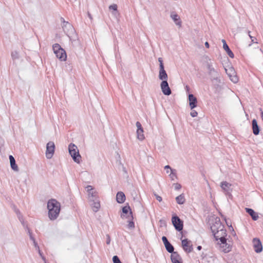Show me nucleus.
Returning a JSON list of instances; mask_svg holds the SVG:
<instances>
[{"label":"nucleus","instance_id":"5701e85b","mask_svg":"<svg viewBox=\"0 0 263 263\" xmlns=\"http://www.w3.org/2000/svg\"><path fill=\"white\" fill-rule=\"evenodd\" d=\"M176 201L179 204H182L185 201V197L183 194H181L180 195L176 197Z\"/></svg>","mask_w":263,"mask_h":263},{"label":"nucleus","instance_id":"f03ea898","mask_svg":"<svg viewBox=\"0 0 263 263\" xmlns=\"http://www.w3.org/2000/svg\"><path fill=\"white\" fill-rule=\"evenodd\" d=\"M211 231L217 241L220 242L226 239L227 236V231L224 229V226L221 222H216L211 227Z\"/></svg>","mask_w":263,"mask_h":263},{"label":"nucleus","instance_id":"5fc2aeb1","mask_svg":"<svg viewBox=\"0 0 263 263\" xmlns=\"http://www.w3.org/2000/svg\"><path fill=\"white\" fill-rule=\"evenodd\" d=\"M38 251V252H39V254H40V256L42 257V256H43V253L41 251L40 249H39V250H37Z\"/></svg>","mask_w":263,"mask_h":263},{"label":"nucleus","instance_id":"1a4fd4ad","mask_svg":"<svg viewBox=\"0 0 263 263\" xmlns=\"http://www.w3.org/2000/svg\"><path fill=\"white\" fill-rule=\"evenodd\" d=\"M160 87L162 92L164 95L169 96L171 94L172 91L167 81L164 80V81H162L160 84Z\"/></svg>","mask_w":263,"mask_h":263},{"label":"nucleus","instance_id":"473e14b6","mask_svg":"<svg viewBox=\"0 0 263 263\" xmlns=\"http://www.w3.org/2000/svg\"><path fill=\"white\" fill-rule=\"evenodd\" d=\"M170 177L172 180H174L175 178H177L176 170H171V173L170 175Z\"/></svg>","mask_w":263,"mask_h":263},{"label":"nucleus","instance_id":"9d476101","mask_svg":"<svg viewBox=\"0 0 263 263\" xmlns=\"http://www.w3.org/2000/svg\"><path fill=\"white\" fill-rule=\"evenodd\" d=\"M225 70L227 74L229 76L231 81L236 83L238 81V77L235 74V71L233 68L231 67L229 70L225 68Z\"/></svg>","mask_w":263,"mask_h":263},{"label":"nucleus","instance_id":"6e6552de","mask_svg":"<svg viewBox=\"0 0 263 263\" xmlns=\"http://www.w3.org/2000/svg\"><path fill=\"white\" fill-rule=\"evenodd\" d=\"M219 245L220 249L224 253H228L231 250L232 246L230 243L227 242V239L218 242Z\"/></svg>","mask_w":263,"mask_h":263},{"label":"nucleus","instance_id":"f257e3e1","mask_svg":"<svg viewBox=\"0 0 263 263\" xmlns=\"http://www.w3.org/2000/svg\"><path fill=\"white\" fill-rule=\"evenodd\" d=\"M47 208L48 210V216L50 220L56 219L61 210V204L57 200L51 199L48 201Z\"/></svg>","mask_w":263,"mask_h":263},{"label":"nucleus","instance_id":"dca6fc26","mask_svg":"<svg viewBox=\"0 0 263 263\" xmlns=\"http://www.w3.org/2000/svg\"><path fill=\"white\" fill-rule=\"evenodd\" d=\"M91 202V205L92 206V210L95 212H97L99 208H100V204L99 200L97 198L95 199H91V201H90Z\"/></svg>","mask_w":263,"mask_h":263},{"label":"nucleus","instance_id":"ddd939ff","mask_svg":"<svg viewBox=\"0 0 263 263\" xmlns=\"http://www.w3.org/2000/svg\"><path fill=\"white\" fill-rule=\"evenodd\" d=\"M189 105L191 109H193L197 105V98L192 93L189 95Z\"/></svg>","mask_w":263,"mask_h":263},{"label":"nucleus","instance_id":"4be33fe9","mask_svg":"<svg viewBox=\"0 0 263 263\" xmlns=\"http://www.w3.org/2000/svg\"><path fill=\"white\" fill-rule=\"evenodd\" d=\"M9 160L11 168L14 171H18V168L17 164L15 163V159L12 155L9 156Z\"/></svg>","mask_w":263,"mask_h":263},{"label":"nucleus","instance_id":"4d7b16f0","mask_svg":"<svg viewBox=\"0 0 263 263\" xmlns=\"http://www.w3.org/2000/svg\"><path fill=\"white\" fill-rule=\"evenodd\" d=\"M205 46H206V47L207 48H209V44L208 42H206L205 43Z\"/></svg>","mask_w":263,"mask_h":263},{"label":"nucleus","instance_id":"72a5a7b5","mask_svg":"<svg viewBox=\"0 0 263 263\" xmlns=\"http://www.w3.org/2000/svg\"><path fill=\"white\" fill-rule=\"evenodd\" d=\"M112 261L114 263H122L119 257L117 255L114 256L112 257Z\"/></svg>","mask_w":263,"mask_h":263},{"label":"nucleus","instance_id":"9b49d317","mask_svg":"<svg viewBox=\"0 0 263 263\" xmlns=\"http://www.w3.org/2000/svg\"><path fill=\"white\" fill-rule=\"evenodd\" d=\"M253 243L254 251L257 253L261 252L262 250V246L260 240L255 238L253 240Z\"/></svg>","mask_w":263,"mask_h":263},{"label":"nucleus","instance_id":"052dcab7","mask_svg":"<svg viewBox=\"0 0 263 263\" xmlns=\"http://www.w3.org/2000/svg\"><path fill=\"white\" fill-rule=\"evenodd\" d=\"M174 16V17H176V16H178L177 14H173V13H172L171 14V16Z\"/></svg>","mask_w":263,"mask_h":263},{"label":"nucleus","instance_id":"393cba45","mask_svg":"<svg viewBox=\"0 0 263 263\" xmlns=\"http://www.w3.org/2000/svg\"><path fill=\"white\" fill-rule=\"evenodd\" d=\"M214 85L219 86L221 83L220 74L211 80Z\"/></svg>","mask_w":263,"mask_h":263},{"label":"nucleus","instance_id":"09e8293b","mask_svg":"<svg viewBox=\"0 0 263 263\" xmlns=\"http://www.w3.org/2000/svg\"><path fill=\"white\" fill-rule=\"evenodd\" d=\"M26 228L27 229L28 234H29V236L31 235H32V233L31 230L27 227H26Z\"/></svg>","mask_w":263,"mask_h":263},{"label":"nucleus","instance_id":"de8ad7c7","mask_svg":"<svg viewBox=\"0 0 263 263\" xmlns=\"http://www.w3.org/2000/svg\"><path fill=\"white\" fill-rule=\"evenodd\" d=\"M33 242L34 246L36 248V249H37V250H39L40 248H39V246L37 245V242H36V241L35 240Z\"/></svg>","mask_w":263,"mask_h":263},{"label":"nucleus","instance_id":"603ef678","mask_svg":"<svg viewBox=\"0 0 263 263\" xmlns=\"http://www.w3.org/2000/svg\"><path fill=\"white\" fill-rule=\"evenodd\" d=\"M164 168H165V170L170 169V170H171H171H172L169 165H166V166H165Z\"/></svg>","mask_w":263,"mask_h":263},{"label":"nucleus","instance_id":"4c0bfd02","mask_svg":"<svg viewBox=\"0 0 263 263\" xmlns=\"http://www.w3.org/2000/svg\"><path fill=\"white\" fill-rule=\"evenodd\" d=\"M136 125L137 127V130H139V131H141V129H143L141 123L139 121L136 122Z\"/></svg>","mask_w":263,"mask_h":263},{"label":"nucleus","instance_id":"f704fd0d","mask_svg":"<svg viewBox=\"0 0 263 263\" xmlns=\"http://www.w3.org/2000/svg\"><path fill=\"white\" fill-rule=\"evenodd\" d=\"M129 210H130L129 206H125L122 208V212L124 214H127Z\"/></svg>","mask_w":263,"mask_h":263},{"label":"nucleus","instance_id":"6ab92c4d","mask_svg":"<svg viewBox=\"0 0 263 263\" xmlns=\"http://www.w3.org/2000/svg\"><path fill=\"white\" fill-rule=\"evenodd\" d=\"M253 133L255 135H258L260 132L259 127L257 124L256 119H253L252 121Z\"/></svg>","mask_w":263,"mask_h":263},{"label":"nucleus","instance_id":"20e7f679","mask_svg":"<svg viewBox=\"0 0 263 263\" xmlns=\"http://www.w3.org/2000/svg\"><path fill=\"white\" fill-rule=\"evenodd\" d=\"M52 49L56 57L59 60L62 61H64L66 60L67 55L66 52L59 44H53Z\"/></svg>","mask_w":263,"mask_h":263},{"label":"nucleus","instance_id":"7ed1b4c3","mask_svg":"<svg viewBox=\"0 0 263 263\" xmlns=\"http://www.w3.org/2000/svg\"><path fill=\"white\" fill-rule=\"evenodd\" d=\"M68 151L73 161L77 163H80L81 156L77 146L74 144L70 143L68 146Z\"/></svg>","mask_w":263,"mask_h":263},{"label":"nucleus","instance_id":"6e6d98bb","mask_svg":"<svg viewBox=\"0 0 263 263\" xmlns=\"http://www.w3.org/2000/svg\"><path fill=\"white\" fill-rule=\"evenodd\" d=\"M41 257H42V259L43 260V261H44L45 263H47L46 262V258H45V257L44 256H42Z\"/></svg>","mask_w":263,"mask_h":263},{"label":"nucleus","instance_id":"8fccbe9b","mask_svg":"<svg viewBox=\"0 0 263 263\" xmlns=\"http://www.w3.org/2000/svg\"><path fill=\"white\" fill-rule=\"evenodd\" d=\"M251 42L252 43H257L255 41L256 40L255 37L251 36Z\"/></svg>","mask_w":263,"mask_h":263},{"label":"nucleus","instance_id":"a878e982","mask_svg":"<svg viewBox=\"0 0 263 263\" xmlns=\"http://www.w3.org/2000/svg\"><path fill=\"white\" fill-rule=\"evenodd\" d=\"M166 251L170 253L174 252V248L173 245L170 242L167 245L165 246Z\"/></svg>","mask_w":263,"mask_h":263},{"label":"nucleus","instance_id":"a19ab883","mask_svg":"<svg viewBox=\"0 0 263 263\" xmlns=\"http://www.w3.org/2000/svg\"><path fill=\"white\" fill-rule=\"evenodd\" d=\"M190 115L192 117H195L197 116L198 113L196 110L192 109Z\"/></svg>","mask_w":263,"mask_h":263},{"label":"nucleus","instance_id":"bb28decb","mask_svg":"<svg viewBox=\"0 0 263 263\" xmlns=\"http://www.w3.org/2000/svg\"><path fill=\"white\" fill-rule=\"evenodd\" d=\"M171 258L172 262H174V260H180V257L177 252H174V253H172Z\"/></svg>","mask_w":263,"mask_h":263},{"label":"nucleus","instance_id":"e2e57ef3","mask_svg":"<svg viewBox=\"0 0 263 263\" xmlns=\"http://www.w3.org/2000/svg\"><path fill=\"white\" fill-rule=\"evenodd\" d=\"M123 171L125 173H127V171L126 170V168L123 166Z\"/></svg>","mask_w":263,"mask_h":263},{"label":"nucleus","instance_id":"ea45409f","mask_svg":"<svg viewBox=\"0 0 263 263\" xmlns=\"http://www.w3.org/2000/svg\"><path fill=\"white\" fill-rule=\"evenodd\" d=\"M173 185L174 186L175 190H178L181 187V184L178 183H174Z\"/></svg>","mask_w":263,"mask_h":263},{"label":"nucleus","instance_id":"cd10ccee","mask_svg":"<svg viewBox=\"0 0 263 263\" xmlns=\"http://www.w3.org/2000/svg\"><path fill=\"white\" fill-rule=\"evenodd\" d=\"M117 5L116 4H113L109 7V9L110 10H113L114 12L112 14L114 15H117L118 14V10H117Z\"/></svg>","mask_w":263,"mask_h":263},{"label":"nucleus","instance_id":"338daca9","mask_svg":"<svg viewBox=\"0 0 263 263\" xmlns=\"http://www.w3.org/2000/svg\"><path fill=\"white\" fill-rule=\"evenodd\" d=\"M169 173V170H166V173Z\"/></svg>","mask_w":263,"mask_h":263},{"label":"nucleus","instance_id":"680f3d73","mask_svg":"<svg viewBox=\"0 0 263 263\" xmlns=\"http://www.w3.org/2000/svg\"><path fill=\"white\" fill-rule=\"evenodd\" d=\"M185 89L186 90V91H189V89H190V88L188 86H185Z\"/></svg>","mask_w":263,"mask_h":263},{"label":"nucleus","instance_id":"c9c22d12","mask_svg":"<svg viewBox=\"0 0 263 263\" xmlns=\"http://www.w3.org/2000/svg\"><path fill=\"white\" fill-rule=\"evenodd\" d=\"M158 61L159 62V69L164 68L162 59L161 58H159Z\"/></svg>","mask_w":263,"mask_h":263},{"label":"nucleus","instance_id":"412c9836","mask_svg":"<svg viewBox=\"0 0 263 263\" xmlns=\"http://www.w3.org/2000/svg\"><path fill=\"white\" fill-rule=\"evenodd\" d=\"M246 211L247 213H248L252 217V219L253 220H256L258 218V216L256 213L255 212V211L250 208H246Z\"/></svg>","mask_w":263,"mask_h":263},{"label":"nucleus","instance_id":"e433bc0d","mask_svg":"<svg viewBox=\"0 0 263 263\" xmlns=\"http://www.w3.org/2000/svg\"><path fill=\"white\" fill-rule=\"evenodd\" d=\"M162 240L164 243V246L170 243V242L167 240V238L165 236H162Z\"/></svg>","mask_w":263,"mask_h":263},{"label":"nucleus","instance_id":"37998d69","mask_svg":"<svg viewBox=\"0 0 263 263\" xmlns=\"http://www.w3.org/2000/svg\"><path fill=\"white\" fill-rule=\"evenodd\" d=\"M14 211L16 213V214H17V217L18 218H19V217H22L23 216L21 215V212L20 211H19L18 209H16V208H15L14 209Z\"/></svg>","mask_w":263,"mask_h":263},{"label":"nucleus","instance_id":"a211bd4d","mask_svg":"<svg viewBox=\"0 0 263 263\" xmlns=\"http://www.w3.org/2000/svg\"><path fill=\"white\" fill-rule=\"evenodd\" d=\"M222 42L223 43V48L224 49V50L227 52L228 55L230 58H233L234 57V54L229 47L228 45L226 43V41L224 40H222Z\"/></svg>","mask_w":263,"mask_h":263},{"label":"nucleus","instance_id":"7c9ffc66","mask_svg":"<svg viewBox=\"0 0 263 263\" xmlns=\"http://www.w3.org/2000/svg\"><path fill=\"white\" fill-rule=\"evenodd\" d=\"M11 55L13 60L18 59L20 58L19 53L16 51H12L11 52Z\"/></svg>","mask_w":263,"mask_h":263},{"label":"nucleus","instance_id":"bf43d9fd","mask_svg":"<svg viewBox=\"0 0 263 263\" xmlns=\"http://www.w3.org/2000/svg\"><path fill=\"white\" fill-rule=\"evenodd\" d=\"M260 116H261V118L263 121V111H261Z\"/></svg>","mask_w":263,"mask_h":263},{"label":"nucleus","instance_id":"39448f33","mask_svg":"<svg viewBox=\"0 0 263 263\" xmlns=\"http://www.w3.org/2000/svg\"><path fill=\"white\" fill-rule=\"evenodd\" d=\"M61 22L62 23V28L66 34L68 35L74 33V28L68 21H65L63 17H61Z\"/></svg>","mask_w":263,"mask_h":263},{"label":"nucleus","instance_id":"3c124183","mask_svg":"<svg viewBox=\"0 0 263 263\" xmlns=\"http://www.w3.org/2000/svg\"><path fill=\"white\" fill-rule=\"evenodd\" d=\"M30 239L33 242L35 240V238L33 237V235H31L29 236Z\"/></svg>","mask_w":263,"mask_h":263},{"label":"nucleus","instance_id":"b1692460","mask_svg":"<svg viewBox=\"0 0 263 263\" xmlns=\"http://www.w3.org/2000/svg\"><path fill=\"white\" fill-rule=\"evenodd\" d=\"M206 66L208 70V73L212 72L216 70V69H215L214 67H213V62H212V61L210 59H209L206 62Z\"/></svg>","mask_w":263,"mask_h":263},{"label":"nucleus","instance_id":"864d4df0","mask_svg":"<svg viewBox=\"0 0 263 263\" xmlns=\"http://www.w3.org/2000/svg\"><path fill=\"white\" fill-rule=\"evenodd\" d=\"M173 263H181V262L180 261V260H174V262H172Z\"/></svg>","mask_w":263,"mask_h":263},{"label":"nucleus","instance_id":"79ce46f5","mask_svg":"<svg viewBox=\"0 0 263 263\" xmlns=\"http://www.w3.org/2000/svg\"><path fill=\"white\" fill-rule=\"evenodd\" d=\"M14 211L16 213V214H17V217L18 218H19V217H22L23 216L21 215V212L20 211H19L18 209H16V208H15L14 209Z\"/></svg>","mask_w":263,"mask_h":263},{"label":"nucleus","instance_id":"423d86ee","mask_svg":"<svg viewBox=\"0 0 263 263\" xmlns=\"http://www.w3.org/2000/svg\"><path fill=\"white\" fill-rule=\"evenodd\" d=\"M55 150V145L53 142L49 141L46 145V157L47 159H51Z\"/></svg>","mask_w":263,"mask_h":263},{"label":"nucleus","instance_id":"a18cd8bd","mask_svg":"<svg viewBox=\"0 0 263 263\" xmlns=\"http://www.w3.org/2000/svg\"><path fill=\"white\" fill-rule=\"evenodd\" d=\"M154 195H155V197H156V199H157V200L158 201H159V202H161L162 201V197L161 196H159V195H157L156 194H155Z\"/></svg>","mask_w":263,"mask_h":263},{"label":"nucleus","instance_id":"aec40b11","mask_svg":"<svg viewBox=\"0 0 263 263\" xmlns=\"http://www.w3.org/2000/svg\"><path fill=\"white\" fill-rule=\"evenodd\" d=\"M125 200V194L122 192H118L116 195V200L117 202L122 203L124 202Z\"/></svg>","mask_w":263,"mask_h":263},{"label":"nucleus","instance_id":"c756f323","mask_svg":"<svg viewBox=\"0 0 263 263\" xmlns=\"http://www.w3.org/2000/svg\"><path fill=\"white\" fill-rule=\"evenodd\" d=\"M137 138L142 141L144 139V136L143 134V129H141V131H139V130H137Z\"/></svg>","mask_w":263,"mask_h":263},{"label":"nucleus","instance_id":"0e129e2a","mask_svg":"<svg viewBox=\"0 0 263 263\" xmlns=\"http://www.w3.org/2000/svg\"><path fill=\"white\" fill-rule=\"evenodd\" d=\"M248 34H249V37L251 38V36H251V35L250 34V31H248Z\"/></svg>","mask_w":263,"mask_h":263},{"label":"nucleus","instance_id":"49530a36","mask_svg":"<svg viewBox=\"0 0 263 263\" xmlns=\"http://www.w3.org/2000/svg\"><path fill=\"white\" fill-rule=\"evenodd\" d=\"M18 219L20 221V222L22 223V224L23 225V226L25 227V221H24L23 216L19 217Z\"/></svg>","mask_w":263,"mask_h":263},{"label":"nucleus","instance_id":"f3484780","mask_svg":"<svg viewBox=\"0 0 263 263\" xmlns=\"http://www.w3.org/2000/svg\"><path fill=\"white\" fill-rule=\"evenodd\" d=\"M158 77L160 80H162V81H164V80L167 81L168 76L164 69V68L159 69Z\"/></svg>","mask_w":263,"mask_h":263},{"label":"nucleus","instance_id":"c03bdc74","mask_svg":"<svg viewBox=\"0 0 263 263\" xmlns=\"http://www.w3.org/2000/svg\"><path fill=\"white\" fill-rule=\"evenodd\" d=\"M110 242V238L109 235H106V243L109 245Z\"/></svg>","mask_w":263,"mask_h":263},{"label":"nucleus","instance_id":"f8f14e48","mask_svg":"<svg viewBox=\"0 0 263 263\" xmlns=\"http://www.w3.org/2000/svg\"><path fill=\"white\" fill-rule=\"evenodd\" d=\"M191 241L187 239H184L182 240V246L183 250L187 252L190 253L193 251L192 245H190Z\"/></svg>","mask_w":263,"mask_h":263},{"label":"nucleus","instance_id":"2f4dec72","mask_svg":"<svg viewBox=\"0 0 263 263\" xmlns=\"http://www.w3.org/2000/svg\"><path fill=\"white\" fill-rule=\"evenodd\" d=\"M209 75L210 76V79L211 80L212 79H213V78H215L217 76H218V75H219L220 74L219 73V72L216 70H214L212 72H209Z\"/></svg>","mask_w":263,"mask_h":263},{"label":"nucleus","instance_id":"2eb2a0df","mask_svg":"<svg viewBox=\"0 0 263 263\" xmlns=\"http://www.w3.org/2000/svg\"><path fill=\"white\" fill-rule=\"evenodd\" d=\"M231 184L227 182V181H222L221 182L220 186L223 191L226 193L228 194L231 191Z\"/></svg>","mask_w":263,"mask_h":263},{"label":"nucleus","instance_id":"0eeeda50","mask_svg":"<svg viewBox=\"0 0 263 263\" xmlns=\"http://www.w3.org/2000/svg\"><path fill=\"white\" fill-rule=\"evenodd\" d=\"M172 221L175 229L180 232L182 230L183 224V221L177 216L172 217Z\"/></svg>","mask_w":263,"mask_h":263},{"label":"nucleus","instance_id":"13d9d810","mask_svg":"<svg viewBox=\"0 0 263 263\" xmlns=\"http://www.w3.org/2000/svg\"><path fill=\"white\" fill-rule=\"evenodd\" d=\"M197 249L198 250L200 251L202 249V247L201 246H198L197 247Z\"/></svg>","mask_w":263,"mask_h":263},{"label":"nucleus","instance_id":"4468645a","mask_svg":"<svg viewBox=\"0 0 263 263\" xmlns=\"http://www.w3.org/2000/svg\"><path fill=\"white\" fill-rule=\"evenodd\" d=\"M87 192L88 194V199L89 201H91V199H95L97 198L96 197V193L93 190V189L91 185H87L86 186Z\"/></svg>","mask_w":263,"mask_h":263},{"label":"nucleus","instance_id":"58836bf2","mask_svg":"<svg viewBox=\"0 0 263 263\" xmlns=\"http://www.w3.org/2000/svg\"><path fill=\"white\" fill-rule=\"evenodd\" d=\"M127 227L129 229H133L135 227V223L133 221H130L127 225Z\"/></svg>","mask_w":263,"mask_h":263},{"label":"nucleus","instance_id":"69168bd1","mask_svg":"<svg viewBox=\"0 0 263 263\" xmlns=\"http://www.w3.org/2000/svg\"><path fill=\"white\" fill-rule=\"evenodd\" d=\"M248 34H249V37L251 38V36H251V35L250 34V31H248Z\"/></svg>","mask_w":263,"mask_h":263},{"label":"nucleus","instance_id":"c85d7f7f","mask_svg":"<svg viewBox=\"0 0 263 263\" xmlns=\"http://www.w3.org/2000/svg\"><path fill=\"white\" fill-rule=\"evenodd\" d=\"M172 18L173 22L179 28L181 27L182 22L180 20V17H172Z\"/></svg>","mask_w":263,"mask_h":263}]
</instances>
